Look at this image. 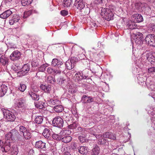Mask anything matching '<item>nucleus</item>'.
<instances>
[{"mask_svg":"<svg viewBox=\"0 0 155 155\" xmlns=\"http://www.w3.org/2000/svg\"><path fill=\"white\" fill-rule=\"evenodd\" d=\"M5 140H9L12 142L16 139L19 146H22L25 144V140L22 135L20 134L18 131L15 129H12L7 133L5 135Z\"/></svg>","mask_w":155,"mask_h":155,"instance_id":"obj_1","label":"nucleus"},{"mask_svg":"<svg viewBox=\"0 0 155 155\" xmlns=\"http://www.w3.org/2000/svg\"><path fill=\"white\" fill-rule=\"evenodd\" d=\"M51 66L55 67V73L56 74H60L63 72L66 69L64 64H63L62 61L57 58L52 59Z\"/></svg>","mask_w":155,"mask_h":155,"instance_id":"obj_2","label":"nucleus"},{"mask_svg":"<svg viewBox=\"0 0 155 155\" xmlns=\"http://www.w3.org/2000/svg\"><path fill=\"white\" fill-rule=\"evenodd\" d=\"M2 110L4 117L7 121H13L15 120L16 117L13 112L5 109H3Z\"/></svg>","mask_w":155,"mask_h":155,"instance_id":"obj_3","label":"nucleus"},{"mask_svg":"<svg viewBox=\"0 0 155 155\" xmlns=\"http://www.w3.org/2000/svg\"><path fill=\"white\" fill-rule=\"evenodd\" d=\"M115 9L114 6L110 5L109 8L107 9V13L104 17L105 20L109 21L113 20L114 18V12Z\"/></svg>","mask_w":155,"mask_h":155,"instance_id":"obj_4","label":"nucleus"},{"mask_svg":"<svg viewBox=\"0 0 155 155\" xmlns=\"http://www.w3.org/2000/svg\"><path fill=\"white\" fill-rule=\"evenodd\" d=\"M134 37L135 43L138 45H141L143 43V35L139 32L134 34Z\"/></svg>","mask_w":155,"mask_h":155,"instance_id":"obj_5","label":"nucleus"},{"mask_svg":"<svg viewBox=\"0 0 155 155\" xmlns=\"http://www.w3.org/2000/svg\"><path fill=\"white\" fill-rule=\"evenodd\" d=\"M5 140L4 145L0 149V152L4 153L3 155L4 154V153H7L11 149V146L12 142L9 140Z\"/></svg>","mask_w":155,"mask_h":155,"instance_id":"obj_6","label":"nucleus"},{"mask_svg":"<svg viewBox=\"0 0 155 155\" xmlns=\"http://www.w3.org/2000/svg\"><path fill=\"white\" fill-rule=\"evenodd\" d=\"M74 79L75 82L78 83L79 86L85 87L86 86V83H82L81 81L84 79V78L81 72H79L76 73L74 77Z\"/></svg>","mask_w":155,"mask_h":155,"instance_id":"obj_7","label":"nucleus"},{"mask_svg":"<svg viewBox=\"0 0 155 155\" xmlns=\"http://www.w3.org/2000/svg\"><path fill=\"white\" fill-rule=\"evenodd\" d=\"M52 123L54 126L61 128L63 127L64 120L60 117H58L53 119Z\"/></svg>","mask_w":155,"mask_h":155,"instance_id":"obj_8","label":"nucleus"},{"mask_svg":"<svg viewBox=\"0 0 155 155\" xmlns=\"http://www.w3.org/2000/svg\"><path fill=\"white\" fill-rule=\"evenodd\" d=\"M30 65L27 64H25L23 66L21 70L18 72V75L22 76L25 75L30 71Z\"/></svg>","mask_w":155,"mask_h":155,"instance_id":"obj_9","label":"nucleus"},{"mask_svg":"<svg viewBox=\"0 0 155 155\" xmlns=\"http://www.w3.org/2000/svg\"><path fill=\"white\" fill-rule=\"evenodd\" d=\"M146 43L152 46L155 41V35L153 34H149L145 38Z\"/></svg>","mask_w":155,"mask_h":155,"instance_id":"obj_10","label":"nucleus"},{"mask_svg":"<svg viewBox=\"0 0 155 155\" xmlns=\"http://www.w3.org/2000/svg\"><path fill=\"white\" fill-rule=\"evenodd\" d=\"M25 100L23 97L18 98L16 99L15 105L16 107L22 108L25 106Z\"/></svg>","mask_w":155,"mask_h":155,"instance_id":"obj_11","label":"nucleus"},{"mask_svg":"<svg viewBox=\"0 0 155 155\" xmlns=\"http://www.w3.org/2000/svg\"><path fill=\"white\" fill-rule=\"evenodd\" d=\"M21 53L18 51H15L13 52L10 56V59L13 61L18 60L20 58Z\"/></svg>","mask_w":155,"mask_h":155,"instance_id":"obj_12","label":"nucleus"},{"mask_svg":"<svg viewBox=\"0 0 155 155\" xmlns=\"http://www.w3.org/2000/svg\"><path fill=\"white\" fill-rule=\"evenodd\" d=\"M146 57L149 61L153 64H155V52H148L146 54Z\"/></svg>","mask_w":155,"mask_h":155,"instance_id":"obj_13","label":"nucleus"},{"mask_svg":"<svg viewBox=\"0 0 155 155\" xmlns=\"http://www.w3.org/2000/svg\"><path fill=\"white\" fill-rule=\"evenodd\" d=\"M93 98L91 97L84 95L82 97L81 101L84 103H90L93 101Z\"/></svg>","mask_w":155,"mask_h":155,"instance_id":"obj_14","label":"nucleus"},{"mask_svg":"<svg viewBox=\"0 0 155 155\" xmlns=\"http://www.w3.org/2000/svg\"><path fill=\"white\" fill-rule=\"evenodd\" d=\"M127 27L128 29H134L137 28V25L135 22L130 21H127Z\"/></svg>","mask_w":155,"mask_h":155,"instance_id":"obj_15","label":"nucleus"},{"mask_svg":"<svg viewBox=\"0 0 155 155\" xmlns=\"http://www.w3.org/2000/svg\"><path fill=\"white\" fill-rule=\"evenodd\" d=\"M132 17L135 19V21L138 22H141L143 20L142 16L140 14H135L132 15Z\"/></svg>","mask_w":155,"mask_h":155,"instance_id":"obj_16","label":"nucleus"},{"mask_svg":"<svg viewBox=\"0 0 155 155\" xmlns=\"http://www.w3.org/2000/svg\"><path fill=\"white\" fill-rule=\"evenodd\" d=\"M28 95L34 100L38 101L39 99V96L35 92H33L32 90L29 91Z\"/></svg>","mask_w":155,"mask_h":155,"instance_id":"obj_17","label":"nucleus"},{"mask_svg":"<svg viewBox=\"0 0 155 155\" xmlns=\"http://www.w3.org/2000/svg\"><path fill=\"white\" fill-rule=\"evenodd\" d=\"M8 89L7 86L5 84H2L0 87V96L2 97L6 93Z\"/></svg>","mask_w":155,"mask_h":155,"instance_id":"obj_18","label":"nucleus"},{"mask_svg":"<svg viewBox=\"0 0 155 155\" xmlns=\"http://www.w3.org/2000/svg\"><path fill=\"white\" fill-rule=\"evenodd\" d=\"M40 87L45 92L49 93L51 90V86L49 85L42 84Z\"/></svg>","mask_w":155,"mask_h":155,"instance_id":"obj_19","label":"nucleus"},{"mask_svg":"<svg viewBox=\"0 0 155 155\" xmlns=\"http://www.w3.org/2000/svg\"><path fill=\"white\" fill-rule=\"evenodd\" d=\"M35 147L37 149L45 148V143L41 140L37 141L35 143Z\"/></svg>","mask_w":155,"mask_h":155,"instance_id":"obj_20","label":"nucleus"},{"mask_svg":"<svg viewBox=\"0 0 155 155\" xmlns=\"http://www.w3.org/2000/svg\"><path fill=\"white\" fill-rule=\"evenodd\" d=\"M20 18V17L17 14L14 15L12 19L9 20V23L10 25H13L14 23L18 22Z\"/></svg>","mask_w":155,"mask_h":155,"instance_id":"obj_21","label":"nucleus"},{"mask_svg":"<svg viewBox=\"0 0 155 155\" xmlns=\"http://www.w3.org/2000/svg\"><path fill=\"white\" fill-rule=\"evenodd\" d=\"M12 14V12L10 10H8L3 12L0 15V17L3 19H5Z\"/></svg>","mask_w":155,"mask_h":155,"instance_id":"obj_22","label":"nucleus"},{"mask_svg":"<svg viewBox=\"0 0 155 155\" xmlns=\"http://www.w3.org/2000/svg\"><path fill=\"white\" fill-rule=\"evenodd\" d=\"M78 150L80 153L82 154H87L88 152V148L85 146H81Z\"/></svg>","mask_w":155,"mask_h":155,"instance_id":"obj_23","label":"nucleus"},{"mask_svg":"<svg viewBox=\"0 0 155 155\" xmlns=\"http://www.w3.org/2000/svg\"><path fill=\"white\" fill-rule=\"evenodd\" d=\"M74 5L77 9L80 10L83 9L85 6L84 2H80L79 3L74 2Z\"/></svg>","mask_w":155,"mask_h":155,"instance_id":"obj_24","label":"nucleus"},{"mask_svg":"<svg viewBox=\"0 0 155 155\" xmlns=\"http://www.w3.org/2000/svg\"><path fill=\"white\" fill-rule=\"evenodd\" d=\"M54 110L55 112L59 113L62 112L64 110V108L62 106L59 104L54 106Z\"/></svg>","mask_w":155,"mask_h":155,"instance_id":"obj_25","label":"nucleus"},{"mask_svg":"<svg viewBox=\"0 0 155 155\" xmlns=\"http://www.w3.org/2000/svg\"><path fill=\"white\" fill-rule=\"evenodd\" d=\"M8 58L4 55H2L0 58V62L2 65H7L8 63Z\"/></svg>","mask_w":155,"mask_h":155,"instance_id":"obj_26","label":"nucleus"},{"mask_svg":"<svg viewBox=\"0 0 155 155\" xmlns=\"http://www.w3.org/2000/svg\"><path fill=\"white\" fill-rule=\"evenodd\" d=\"M23 137L24 140H29L31 137V134L30 131L28 130L26 132L22 135Z\"/></svg>","mask_w":155,"mask_h":155,"instance_id":"obj_27","label":"nucleus"},{"mask_svg":"<svg viewBox=\"0 0 155 155\" xmlns=\"http://www.w3.org/2000/svg\"><path fill=\"white\" fill-rule=\"evenodd\" d=\"M51 131L48 128H45L43 133V136L46 138H48L50 137Z\"/></svg>","mask_w":155,"mask_h":155,"instance_id":"obj_28","label":"nucleus"},{"mask_svg":"<svg viewBox=\"0 0 155 155\" xmlns=\"http://www.w3.org/2000/svg\"><path fill=\"white\" fill-rule=\"evenodd\" d=\"M100 148L98 146H95L92 150L91 155H98L100 152Z\"/></svg>","mask_w":155,"mask_h":155,"instance_id":"obj_29","label":"nucleus"},{"mask_svg":"<svg viewBox=\"0 0 155 155\" xmlns=\"http://www.w3.org/2000/svg\"><path fill=\"white\" fill-rule=\"evenodd\" d=\"M18 152V148L16 145L12 146L11 149V155H17Z\"/></svg>","mask_w":155,"mask_h":155,"instance_id":"obj_30","label":"nucleus"},{"mask_svg":"<svg viewBox=\"0 0 155 155\" xmlns=\"http://www.w3.org/2000/svg\"><path fill=\"white\" fill-rule=\"evenodd\" d=\"M49 104L51 105H57L60 104V101L57 99H51L48 101Z\"/></svg>","mask_w":155,"mask_h":155,"instance_id":"obj_31","label":"nucleus"},{"mask_svg":"<svg viewBox=\"0 0 155 155\" xmlns=\"http://www.w3.org/2000/svg\"><path fill=\"white\" fill-rule=\"evenodd\" d=\"M72 140V137L70 136H66L62 137L61 141L65 143L70 142Z\"/></svg>","mask_w":155,"mask_h":155,"instance_id":"obj_32","label":"nucleus"},{"mask_svg":"<svg viewBox=\"0 0 155 155\" xmlns=\"http://www.w3.org/2000/svg\"><path fill=\"white\" fill-rule=\"evenodd\" d=\"M71 131L69 129H66L62 130L60 133V135L62 136L68 135L71 134Z\"/></svg>","mask_w":155,"mask_h":155,"instance_id":"obj_33","label":"nucleus"},{"mask_svg":"<svg viewBox=\"0 0 155 155\" xmlns=\"http://www.w3.org/2000/svg\"><path fill=\"white\" fill-rule=\"evenodd\" d=\"M146 81V84L148 88L151 91L155 90V85L153 84V82H150V83H149L148 79H147Z\"/></svg>","mask_w":155,"mask_h":155,"instance_id":"obj_34","label":"nucleus"},{"mask_svg":"<svg viewBox=\"0 0 155 155\" xmlns=\"http://www.w3.org/2000/svg\"><path fill=\"white\" fill-rule=\"evenodd\" d=\"M72 4V0H64L63 2V5L65 7H70Z\"/></svg>","mask_w":155,"mask_h":155,"instance_id":"obj_35","label":"nucleus"},{"mask_svg":"<svg viewBox=\"0 0 155 155\" xmlns=\"http://www.w3.org/2000/svg\"><path fill=\"white\" fill-rule=\"evenodd\" d=\"M64 65L65 66V68H67V69L68 70H71L74 67V64H72L68 60L66 61Z\"/></svg>","mask_w":155,"mask_h":155,"instance_id":"obj_36","label":"nucleus"},{"mask_svg":"<svg viewBox=\"0 0 155 155\" xmlns=\"http://www.w3.org/2000/svg\"><path fill=\"white\" fill-rule=\"evenodd\" d=\"M43 117L40 116L37 117L35 119V122L37 124H41L43 122Z\"/></svg>","mask_w":155,"mask_h":155,"instance_id":"obj_37","label":"nucleus"},{"mask_svg":"<svg viewBox=\"0 0 155 155\" xmlns=\"http://www.w3.org/2000/svg\"><path fill=\"white\" fill-rule=\"evenodd\" d=\"M27 129L23 126L21 125L19 127V131L20 132V134L22 135L24 133L28 130Z\"/></svg>","mask_w":155,"mask_h":155,"instance_id":"obj_38","label":"nucleus"},{"mask_svg":"<svg viewBox=\"0 0 155 155\" xmlns=\"http://www.w3.org/2000/svg\"><path fill=\"white\" fill-rule=\"evenodd\" d=\"M35 107L39 109H42L44 107V103L41 101L37 102L35 103Z\"/></svg>","mask_w":155,"mask_h":155,"instance_id":"obj_39","label":"nucleus"},{"mask_svg":"<svg viewBox=\"0 0 155 155\" xmlns=\"http://www.w3.org/2000/svg\"><path fill=\"white\" fill-rule=\"evenodd\" d=\"M71 117L69 114L68 113L64 114L62 116V119H64L67 123L70 121Z\"/></svg>","mask_w":155,"mask_h":155,"instance_id":"obj_40","label":"nucleus"},{"mask_svg":"<svg viewBox=\"0 0 155 155\" xmlns=\"http://www.w3.org/2000/svg\"><path fill=\"white\" fill-rule=\"evenodd\" d=\"M33 11L31 10H30L27 11L25 12L23 16V18H27L31 15L33 13Z\"/></svg>","mask_w":155,"mask_h":155,"instance_id":"obj_41","label":"nucleus"},{"mask_svg":"<svg viewBox=\"0 0 155 155\" xmlns=\"http://www.w3.org/2000/svg\"><path fill=\"white\" fill-rule=\"evenodd\" d=\"M32 0H21V2L23 6H26L31 4Z\"/></svg>","mask_w":155,"mask_h":155,"instance_id":"obj_42","label":"nucleus"},{"mask_svg":"<svg viewBox=\"0 0 155 155\" xmlns=\"http://www.w3.org/2000/svg\"><path fill=\"white\" fill-rule=\"evenodd\" d=\"M86 136L85 133H83L82 136H80L78 137V139L81 142L83 143L85 141V137Z\"/></svg>","mask_w":155,"mask_h":155,"instance_id":"obj_43","label":"nucleus"},{"mask_svg":"<svg viewBox=\"0 0 155 155\" xmlns=\"http://www.w3.org/2000/svg\"><path fill=\"white\" fill-rule=\"evenodd\" d=\"M52 137L54 140H61L62 136L60 134H53L52 135Z\"/></svg>","mask_w":155,"mask_h":155,"instance_id":"obj_44","label":"nucleus"},{"mask_svg":"<svg viewBox=\"0 0 155 155\" xmlns=\"http://www.w3.org/2000/svg\"><path fill=\"white\" fill-rule=\"evenodd\" d=\"M55 81L54 78L51 76H48L47 78V82L48 83L53 84Z\"/></svg>","mask_w":155,"mask_h":155,"instance_id":"obj_45","label":"nucleus"},{"mask_svg":"<svg viewBox=\"0 0 155 155\" xmlns=\"http://www.w3.org/2000/svg\"><path fill=\"white\" fill-rule=\"evenodd\" d=\"M68 60L70 61L72 64H74V66H75V64L78 61V59L76 57H72L71 58L70 60Z\"/></svg>","mask_w":155,"mask_h":155,"instance_id":"obj_46","label":"nucleus"},{"mask_svg":"<svg viewBox=\"0 0 155 155\" xmlns=\"http://www.w3.org/2000/svg\"><path fill=\"white\" fill-rule=\"evenodd\" d=\"M47 67V64H44L38 68V71H39L44 72L45 71L46 68Z\"/></svg>","mask_w":155,"mask_h":155,"instance_id":"obj_47","label":"nucleus"},{"mask_svg":"<svg viewBox=\"0 0 155 155\" xmlns=\"http://www.w3.org/2000/svg\"><path fill=\"white\" fill-rule=\"evenodd\" d=\"M26 88V85L24 84H20V86L18 89L21 92H24Z\"/></svg>","mask_w":155,"mask_h":155,"instance_id":"obj_48","label":"nucleus"},{"mask_svg":"<svg viewBox=\"0 0 155 155\" xmlns=\"http://www.w3.org/2000/svg\"><path fill=\"white\" fill-rule=\"evenodd\" d=\"M88 71L87 69H86L83 72H81L84 78V79H86L88 76Z\"/></svg>","mask_w":155,"mask_h":155,"instance_id":"obj_49","label":"nucleus"},{"mask_svg":"<svg viewBox=\"0 0 155 155\" xmlns=\"http://www.w3.org/2000/svg\"><path fill=\"white\" fill-rule=\"evenodd\" d=\"M78 124L77 123H74L72 124L68 125V127L70 129H74L78 127Z\"/></svg>","mask_w":155,"mask_h":155,"instance_id":"obj_50","label":"nucleus"},{"mask_svg":"<svg viewBox=\"0 0 155 155\" xmlns=\"http://www.w3.org/2000/svg\"><path fill=\"white\" fill-rule=\"evenodd\" d=\"M149 28L150 30L155 31V23H151L149 25Z\"/></svg>","mask_w":155,"mask_h":155,"instance_id":"obj_51","label":"nucleus"},{"mask_svg":"<svg viewBox=\"0 0 155 155\" xmlns=\"http://www.w3.org/2000/svg\"><path fill=\"white\" fill-rule=\"evenodd\" d=\"M107 9H108V8H107L106 9L105 8H102L101 10V15L102 16H103V17L104 18L105 16L106 13H107Z\"/></svg>","mask_w":155,"mask_h":155,"instance_id":"obj_52","label":"nucleus"},{"mask_svg":"<svg viewBox=\"0 0 155 155\" xmlns=\"http://www.w3.org/2000/svg\"><path fill=\"white\" fill-rule=\"evenodd\" d=\"M31 89L32 90V91H33V92H34L36 93L39 91V89L36 85H32L31 87Z\"/></svg>","mask_w":155,"mask_h":155,"instance_id":"obj_53","label":"nucleus"},{"mask_svg":"<svg viewBox=\"0 0 155 155\" xmlns=\"http://www.w3.org/2000/svg\"><path fill=\"white\" fill-rule=\"evenodd\" d=\"M107 142V140L106 139L103 138L99 141L98 143L100 144H105Z\"/></svg>","mask_w":155,"mask_h":155,"instance_id":"obj_54","label":"nucleus"},{"mask_svg":"<svg viewBox=\"0 0 155 155\" xmlns=\"http://www.w3.org/2000/svg\"><path fill=\"white\" fill-rule=\"evenodd\" d=\"M47 71L48 73L49 74H51L53 73L55 74V69H54L51 68H48L47 69Z\"/></svg>","mask_w":155,"mask_h":155,"instance_id":"obj_55","label":"nucleus"},{"mask_svg":"<svg viewBox=\"0 0 155 155\" xmlns=\"http://www.w3.org/2000/svg\"><path fill=\"white\" fill-rule=\"evenodd\" d=\"M12 0H5L2 2L3 3H4L7 6H8L10 5V4Z\"/></svg>","mask_w":155,"mask_h":155,"instance_id":"obj_56","label":"nucleus"},{"mask_svg":"<svg viewBox=\"0 0 155 155\" xmlns=\"http://www.w3.org/2000/svg\"><path fill=\"white\" fill-rule=\"evenodd\" d=\"M77 147V143L75 142L71 143V148L73 150H75L76 149Z\"/></svg>","mask_w":155,"mask_h":155,"instance_id":"obj_57","label":"nucleus"},{"mask_svg":"<svg viewBox=\"0 0 155 155\" xmlns=\"http://www.w3.org/2000/svg\"><path fill=\"white\" fill-rule=\"evenodd\" d=\"M61 14L62 15L65 16L68 15V12L66 10H63L61 11Z\"/></svg>","mask_w":155,"mask_h":155,"instance_id":"obj_58","label":"nucleus"},{"mask_svg":"<svg viewBox=\"0 0 155 155\" xmlns=\"http://www.w3.org/2000/svg\"><path fill=\"white\" fill-rule=\"evenodd\" d=\"M148 72L149 73H151L155 72V67L150 68L148 69Z\"/></svg>","mask_w":155,"mask_h":155,"instance_id":"obj_59","label":"nucleus"},{"mask_svg":"<svg viewBox=\"0 0 155 155\" xmlns=\"http://www.w3.org/2000/svg\"><path fill=\"white\" fill-rule=\"evenodd\" d=\"M108 138L112 140H115L116 139V137L112 133H110V135Z\"/></svg>","mask_w":155,"mask_h":155,"instance_id":"obj_60","label":"nucleus"},{"mask_svg":"<svg viewBox=\"0 0 155 155\" xmlns=\"http://www.w3.org/2000/svg\"><path fill=\"white\" fill-rule=\"evenodd\" d=\"M110 133L107 132L104 133L103 135V137L109 138L110 135Z\"/></svg>","mask_w":155,"mask_h":155,"instance_id":"obj_61","label":"nucleus"},{"mask_svg":"<svg viewBox=\"0 0 155 155\" xmlns=\"http://www.w3.org/2000/svg\"><path fill=\"white\" fill-rule=\"evenodd\" d=\"M12 69L15 72H17V74L18 75V72L19 71H18V68L16 67H13Z\"/></svg>","mask_w":155,"mask_h":155,"instance_id":"obj_62","label":"nucleus"},{"mask_svg":"<svg viewBox=\"0 0 155 155\" xmlns=\"http://www.w3.org/2000/svg\"><path fill=\"white\" fill-rule=\"evenodd\" d=\"M98 56L100 57H103L104 56V54L103 51H100L98 54Z\"/></svg>","mask_w":155,"mask_h":155,"instance_id":"obj_63","label":"nucleus"},{"mask_svg":"<svg viewBox=\"0 0 155 155\" xmlns=\"http://www.w3.org/2000/svg\"><path fill=\"white\" fill-rule=\"evenodd\" d=\"M95 136L96 137V138L97 139L100 138H101L103 137V135H101V134H100V135L96 134L95 135Z\"/></svg>","mask_w":155,"mask_h":155,"instance_id":"obj_64","label":"nucleus"}]
</instances>
